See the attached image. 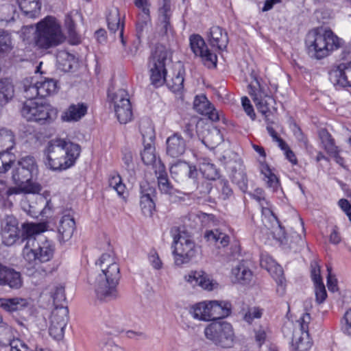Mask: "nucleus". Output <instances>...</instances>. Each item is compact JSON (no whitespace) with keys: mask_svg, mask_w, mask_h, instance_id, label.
Returning <instances> with one entry per match:
<instances>
[{"mask_svg":"<svg viewBox=\"0 0 351 351\" xmlns=\"http://www.w3.org/2000/svg\"><path fill=\"white\" fill-rule=\"evenodd\" d=\"M315 301L318 304L324 302L327 298V293L323 282L315 284Z\"/></svg>","mask_w":351,"mask_h":351,"instance_id":"obj_57","label":"nucleus"},{"mask_svg":"<svg viewBox=\"0 0 351 351\" xmlns=\"http://www.w3.org/2000/svg\"><path fill=\"white\" fill-rule=\"evenodd\" d=\"M23 185L24 193H39L42 190L41 185L36 182H33L32 179L25 183H21Z\"/></svg>","mask_w":351,"mask_h":351,"instance_id":"obj_58","label":"nucleus"},{"mask_svg":"<svg viewBox=\"0 0 351 351\" xmlns=\"http://www.w3.org/2000/svg\"><path fill=\"white\" fill-rule=\"evenodd\" d=\"M38 204L40 206L38 208L29 205L28 215L34 218H36L39 215H41L43 217H48L51 214L53 208L51 200H47L44 197H39L38 198Z\"/></svg>","mask_w":351,"mask_h":351,"instance_id":"obj_25","label":"nucleus"},{"mask_svg":"<svg viewBox=\"0 0 351 351\" xmlns=\"http://www.w3.org/2000/svg\"><path fill=\"white\" fill-rule=\"evenodd\" d=\"M211 318L213 321L228 317L232 312V304L228 301L210 300Z\"/></svg>","mask_w":351,"mask_h":351,"instance_id":"obj_21","label":"nucleus"},{"mask_svg":"<svg viewBox=\"0 0 351 351\" xmlns=\"http://www.w3.org/2000/svg\"><path fill=\"white\" fill-rule=\"evenodd\" d=\"M49 293L56 306H63L62 302L66 300L65 287L63 285L59 283L53 285Z\"/></svg>","mask_w":351,"mask_h":351,"instance_id":"obj_38","label":"nucleus"},{"mask_svg":"<svg viewBox=\"0 0 351 351\" xmlns=\"http://www.w3.org/2000/svg\"><path fill=\"white\" fill-rule=\"evenodd\" d=\"M21 115L27 121H33L40 125L49 123L57 116V111L50 105L39 104L34 101H26L21 110Z\"/></svg>","mask_w":351,"mask_h":351,"instance_id":"obj_8","label":"nucleus"},{"mask_svg":"<svg viewBox=\"0 0 351 351\" xmlns=\"http://www.w3.org/2000/svg\"><path fill=\"white\" fill-rule=\"evenodd\" d=\"M199 171L208 180H214L219 178L217 169L215 165L210 162L208 160H204V161L199 164Z\"/></svg>","mask_w":351,"mask_h":351,"instance_id":"obj_41","label":"nucleus"},{"mask_svg":"<svg viewBox=\"0 0 351 351\" xmlns=\"http://www.w3.org/2000/svg\"><path fill=\"white\" fill-rule=\"evenodd\" d=\"M189 168V164L186 162H178L173 165L170 168L172 176H179L186 173Z\"/></svg>","mask_w":351,"mask_h":351,"instance_id":"obj_59","label":"nucleus"},{"mask_svg":"<svg viewBox=\"0 0 351 351\" xmlns=\"http://www.w3.org/2000/svg\"><path fill=\"white\" fill-rule=\"evenodd\" d=\"M140 189V206L142 212L145 215H151L155 208L154 197L156 195V190L146 182L141 184Z\"/></svg>","mask_w":351,"mask_h":351,"instance_id":"obj_17","label":"nucleus"},{"mask_svg":"<svg viewBox=\"0 0 351 351\" xmlns=\"http://www.w3.org/2000/svg\"><path fill=\"white\" fill-rule=\"evenodd\" d=\"M261 173L264 176V180L267 183V185L273 191H276L278 186V179L274 173H273L268 167V165L262 164L261 168Z\"/></svg>","mask_w":351,"mask_h":351,"instance_id":"obj_40","label":"nucleus"},{"mask_svg":"<svg viewBox=\"0 0 351 351\" xmlns=\"http://www.w3.org/2000/svg\"><path fill=\"white\" fill-rule=\"evenodd\" d=\"M148 260L155 269H160L162 268V263L158 253L154 250L150 251L148 255Z\"/></svg>","mask_w":351,"mask_h":351,"instance_id":"obj_62","label":"nucleus"},{"mask_svg":"<svg viewBox=\"0 0 351 351\" xmlns=\"http://www.w3.org/2000/svg\"><path fill=\"white\" fill-rule=\"evenodd\" d=\"M14 87L8 78L0 80V106H4L14 97Z\"/></svg>","mask_w":351,"mask_h":351,"instance_id":"obj_32","label":"nucleus"},{"mask_svg":"<svg viewBox=\"0 0 351 351\" xmlns=\"http://www.w3.org/2000/svg\"><path fill=\"white\" fill-rule=\"evenodd\" d=\"M250 93L252 96L258 110L266 117L273 112L276 111V101L272 97L263 95L261 91L255 93L253 90H250Z\"/></svg>","mask_w":351,"mask_h":351,"instance_id":"obj_18","label":"nucleus"},{"mask_svg":"<svg viewBox=\"0 0 351 351\" xmlns=\"http://www.w3.org/2000/svg\"><path fill=\"white\" fill-rule=\"evenodd\" d=\"M24 15L34 19L40 12V3L39 0H16Z\"/></svg>","mask_w":351,"mask_h":351,"instance_id":"obj_29","label":"nucleus"},{"mask_svg":"<svg viewBox=\"0 0 351 351\" xmlns=\"http://www.w3.org/2000/svg\"><path fill=\"white\" fill-rule=\"evenodd\" d=\"M342 330L345 334L351 336V308L347 311L344 315Z\"/></svg>","mask_w":351,"mask_h":351,"instance_id":"obj_63","label":"nucleus"},{"mask_svg":"<svg viewBox=\"0 0 351 351\" xmlns=\"http://www.w3.org/2000/svg\"><path fill=\"white\" fill-rule=\"evenodd\" d=\"M168 57V51L163 45L156 46L149 62L150 80L152 84L160 86L164 82L173 92H179L184 88V69H180L171 80L166 78L167 70L165 62Z\"/></svg>","mask_w":351,"mask_h":351,"instance_id":"obj_4","label":"nucleus"},{"mask_svg":"<svg viewBox=\"0 0 351 351\" xmlns=\"http://www.w3.org/2000/svg\"><path fill=\"white\" fill-rule=\"evenodd\" d=\"M10 153L11 152L0 151V173H4L11 168L14 156H11L12 158L8 160L6 159V157L8 155L10 154Z\"/></svg>","mask_w":351,"mask_h":351,"instance_id":"obj_55","label":"nucleus"},{"mask_svg":"<svg viewBox=\"0 0 351 351\" xmlns=\"http://www.w3.org/2000/svg\"><path fill=\"white\" fill-rule=\"evenodd\" d=\"M36 82L40 98L50 96L57 90V82L53 79L45 78Z\"/></svg>","mask_w":351,"mask_h":351,"instance_id":"obj_33","label":"nucleus"},{"mask_svg":"<svg viewBox=\"0 0 351 351\" xmlns=\"http://www.w3.org/2000/svg\"><path fill=\"white\" fill-rule=\"evenodd\" d=\"M80 152L78 144L64 138L52 139L44 151L45 164L53 171L65 170L74 165Z\"/></svg>","mask_w":351,"mask_h":351,"instance_id":"obj_3","label":"nucleus"},{"mask_svg":"<svg viewBox=\"0 0 351 351\" xmlns=\"http://www.w3.org/2000/svg\"><path fill=\"white\" fill-rule=\"evenodd\" d=\"M16 145V136L7 128H0V151L11 152Z\"/></svg>","mask_w":351,"mask_h":351,"instance_id":"obj_28","label":"nucleus"},{"mask_svg":"<svg viewBox=\"0 0 351 351\" xmlns=\"http://www.w3.org/2000/svg\"><path fill=\"white\" fill-rule=\"evenodd\" d=\"M107 23L108 29L113 33L121 30L122 27L124 29V25L121 21L119 10L117 8H114L109 12L107 16Z\"/></svg>","mask_w":351,"mask_h":351,"instance_id":"obj_37","label":"nucleus"},{"mask_svg":"<svg viewBox=\"0 0 351 351\" xmlns=\"http://www.w3.org/2000/svg\"><path fill=\"white\" fill-rule=\"evenodd\" d=\"M18 14L16 8L12 5H3L0 7V21L10 23L16 20Z\"/></svg>","mask_w":351,"mask_h":351,"instance_id":"obj_45","label":"nucleus"},{"mask_svg":"<svg viewBox=\"0 0 351 351\" xmlns=\"http://www.w3.org/2000/svg\"><path fill=\"white\" fill-rule=\"evenodd\" d=\"M115 344L111 337H104L101 339L99 346L101 351H110L112 349V346Z\"/></svg>","mask_w":351,"mask_h":351,"instance_id":"obj_64","label":"nucleus"},{"mask_svg":"<svg viewBox=\"0 0 351 351\" xmlns=\"http://www.w3.org/2000/svg\"><path fill=\"white\" fill-rule=\"evenodd\" d=\"M173 247L177 265L189 263L197 252L194 242L184 232H178L173 234Z\"/></svg>","mask_w":351,"mask_h":351,"instance_id":"obj_9","label":"nucleus"},{"mask_svg":"<svg viewBox=\"0 0 351 351\" xmlns=\"http://www.w3.org/2000/svg\"><path fill=\"white\" fill-rule=\"evenodd\" d=\"M21 274L14 268L0 263V285L8 286L12 289H19L22 287Z\"/></svg>","mask_w":351,"mask_h":351,"instance_id":"obj_15","label":"nucleus"},{"mask_svg":"<svg viewBox=\"0 0 351 351\" xmlns=\"http://www.w3.org/2000/svg\"><path fill=\"white\" fill-rule=\"evenodd\" d=\"M319 137L324 149L330 156L337 155V152H340L339 148L335 145L334 138L326 130H322L319 132Z\"/></svg>","mask_w":351,"mask_h":351,"instance_id":"obj_34","label":"nucleus"},{"mask_svg":"<svg viewBox=\"0 0 351 351\" xmlns=\"http://www.w3.org/2000/svg\"><path fill=\"white\" fill-rule=\"evenodd\" d=\"M158 185L162 193L172 195L174 193V188L169 182L167 176L158 178Z\"/></svg>","mask_w":351,"mask_h":351,"instance_id":"obj_56","label":"nucleus"},{"mask_svg":"<svg viewBox=\"0 0 351 351\" xmlns=\"http://www.w3.org/2000/svg\"><path fill=\"white\" fill-rule=\"evenodd\" d=\"M108 99L114 104V109L120 123L125 124L131 121L132 110L126 90L120 88L114 93L108 92Z\"/></svg>","mask_w":351,"mask_h":351,"instance_id":"obj_10","label":"nucleus"},{"mask_svg":"<svg viewBox=\"0 0 351 351\" xmlns=\"http://www.w3.org/2000/svg\"><path fill=\"white\" fill-rule=\"evenodd\" d=\"M187 147V139H184L178 132H175L167 138L166 152L171 158H178L183 155Z\"/></svg>","mask_w":351,"mask_h":351,"instance_id":"obj_16","label":"nucleus"},{"mask_svg":"<svg viewBox=\"0 0 351 351\" xmlns=\"http://www.w3.org/2000/svg\"><path fill=\"white\" fill-rule=\"evenodd\" d=\"M306 45L308 55L320 60L338 47V38L330 29H317L308 32Z\"/></svg>","mask_w":351,"mask_h":351,"instance_id":"obj_6","label":"nucleus"},{"mask_svg":"<svg viewBox=\"0 0 351 351\" xmlns=\"http://www.w3.org/2000/svg\"><path fill=\"white\" fill-rule=\"evenodd\" d=\"M263 309L256 307H248L247 309L243 313V319L248 324H252L254 319H259L263 315Z\"/></svg>","mask_w":351,"mask_h":351,"instance_id":"obj_51","label":"nucleus"},{"mask_svg":"<svg viewBox=\"0 0 351 351\" xmlns=\"http://www.w3.org/2000/svg\"><path fill=\"white\" fill-rule=\"evenodd\" d=\"M267 270L274 276V278H276V280L278 285L277 291H281L280 294L283 295L285 290V285L284 284V278H282L283 271L282 267L279 265L272 263V265L267 267Z\"/></svg>","mask_w":351,"mask_h":351,"instance_id":"obj_42","label":"nucleus"},{"mask_svg":"<svg viewBox=\"0 0 351 351\" xmlns=\"http://www.w3.org/2000/svg\"><path fill=\"white\" fill-rule=\"evenodd\" d=\"M311 320V316L309 313H304L302 315L301 317L297 321L298 323L300 330L302 332V335H305L306 337L308 336V324Z\"/></svg>","mask_w":351,"mask_h":351,"instance_id":"obj_60","label":"nucleus"},{"mask_svg":"<svg viewBox=\"0 0 351 351\" xmlns=\"http://www.w3.org/2000/svg\"><path fill=\"white\" fill-rule=\"evenodd\" d=\"M75 230L74 218L70 214L64 215L58 225V239L60 242H66L72 237Z\"/></svg>","mask_w":351,"mask_h":351,"instance_id":"obj_19","label":"nucleus"},{"mask_svg":"<svg viewBox=\"0 0 351 351\" xmlns=\"http://www.w3.org/2000/svg\"><path fill=\"white\" fill-rule=\"evenodd\" d=\"M97 275L93 282L96 297L108 302L118 296L117 285L120 279V269L113 255L103 254L95 263Z\"/></svg>","mask_w":351,"mask_h":351,"instance_id":"obj_2","label":"nucleus"},{"mask_svg":"<svg viewBox=\"0 0 351 351\" xmlns=\"http://www.w3.org/2000/svg\"><path fill=\"white\" fill-rule=\"evenodd\" d=\"M262 212L263 215L270 214L271 216L275 220L276 224L273 227L271 234L274 239L278 241L281 245L288 244V239L287 237L284 228L280 224L276 217L274 215L272 211L267 208H262Z\"/></svg>","mask_w":351,"mask_h":351,"instance_id":"obj_30","label":"nucleus"},{"mask_svg":"<svg viewBox=\"0 0 351 351\" xmlns=\"http://www.w3.org/2000/svg\"><path fill=\"white\" fill-rule=\"evenodd\" d=\"M204 333L208 341L223 348H231L236 338L232 325L221 319L213 321L207 325Z\"/></svg>","mask_w":351,"mask_h":351,"instance_id":"obj_7","label":"nucleus"},{"mask_svg":"<svg viewBox=\"0 0 351 351\" xmlns=\"http://www.w3.org/2000/svg\"><path fill=\"white\" fill-rule=\"evenodd\" d=\"M149 22V14H139L138 19L136 24V36L138 39L143 36L145 32L147 31V26Z\"/></svg>","mask_w":351,"mask_h":351,"instance_id":"obj_48","label":"nucleus"},{"mask_svg":"<svg viewBox=\"0 0 351 351\" xmlns=\"http://www.w3.org/2000/svg\"><path fill=\"white\" fill-rule=\"evenodd\" d=\"M12 49V39L10 34L0 29V54L10 51Z\"/></svg>","mask_w":351,"mask_h":351,"instance_id":"obj_50","label":"nucleus"},{"mask_svg":"<svg viewBox=\"0 0 351 351\" xmlns=\"http://www.w3.org/2000/svg\"><path fill=\"white\" fill-rule=\"evenodd\" d=\"M109 186L115 190L119 196H123L125 192V186L119 174L111 175L108 180Z\"/></svg>","mask_w":351,"mask_h":351,"instance_id":"obj_49","label":"nucleus"},{"mask_svg":"<svg viewBox=\"0 0 351 351\" xmlns=\"http://www.w3.org/2000/svg\"><path fill=\"white\" fill-rule=\"evenodd\" d=\"M33 80V79L31 80L26 79L23 82L24 97L27 99V101H33L34 99L39 97L37 82Z\"/></svg>","mask_w":351,"mask_h":351,"instance_id":"obj_43","label":"nucleus"},{"mask_svg":"<svg viewBox=\"0 0 351 351\" xmlns=\"http://www.w3.org/2000/svg\"><path fill=\"white\" fill-rule=\"evenodd\" d=\"M45 229L44 223L23 225L22 242L25 241L23 256L28 270L38 269L41 263L47 262L53 257V243L41 234Z\"/></svg>","mask_w":351,"mask_h":351,"instance_id":"obj_1","label":"nucleus"},{"mask_svg":"<svg viewBox=\"0 0 351 351\" xmlns=\"http://www.w3.org/2000/svg\"><path fill=\"white\" fill-rule=\"evenodd\" d=\"M34 40L38 49H49L63 43L65 36L57 19L47 16L37 23Z\"/></svg>","mask_w":351,"mask_h":351,"instance_id":"obj_5","label":"nucleus"},{"mask_svg":"<svg viewBox=\"0 0 351 351\" xmlns=\"http://www.w3.org/2000/svg\"><path fill=\"white\" fill-rule=\"evenodd\" d=\"M219 186L221 191V195L224 199L229 198L233 195L232 189H231L228 180L222 179L219 182Z\"/></svg>","mask_w":351,"mask_h":351,"instance_id":"obj_61","label":"nucleus"},{"mask_svg":"<svg viewBox=\"0 0 351 351\" xmlns=\"http://www.w3.org/2000/svg\"><path fill=\"white\" fill-rule=\"evenodd\" d=\"M189 41L191 51L201 58L205 66L208 68H214L217 66V56L208 49L204 39L199 35L191 36Z\"/></svg>","mask_w":351,"mask_h":351,"instance_id":"obj_12","label":"nucleus"},{"mask_svg":"<svg viewBox=\"0 0 351 351\" xmlns=\"http://www.w3.org/2000/svg\"><path fill=\"white\" fill-rule=\"evenodd\" d=\"M222 141V136L219 130L214 128L208 132L203 142L209 143L212 147L219 145Z\"/></svg>","mask_w":351,"mask_h":351,"instance_id":"obj_53","label":"nucleus"},{"mask_svg":"<svg viewBox=\"0 0 351 351\" xmlns=\"http://www.w3.org/2000/svg\"><path fill=\"white\" fill-rule=\"evenodd\" d=\"M66 326L60 325L56 320H51V324L49 328V335L55 339H61L64 333Z\"/></svg>","mask_w":351,"mask_h":351,"instance_id":"obj_54","label":"nucleus"},{"mask_svg":"<svg viewBox=\"0 0 351 351\" xmlns=\"http://www.w3.org/2000/svg\"><path fill=\"white\" fill-rule=\"evenodd\" d=\"M87 105L84 103L71 104L62 116L65 121H77L87 112Z\"/></svg>","mask_w":351,"mask_h":351,"instance_id":"obj_27","label":"nucleus"},{"mask_svg":"<svg viewBox=\"0 0 351 351\" xmlns=\"http://www.w3.org/2000/svg\"><path fill=\"white\" fill-rule=\"evenodd\" d=\"M171 16V3L169 0H164L162 7L159 10L158 27L160 32L167 35L172 32V27L170 23Z\"/></svg>","mask_w":351,"mask_h":351,"instance_id":"obj_22","label":"nucleus"},{"mask_svg":"<svg viewBox=\"0 0 351 351\" xmlns=\"http://www.w3.org/2000/svg\"><path fill=\"white\" fill-rule=\"evenodd\" d=\"M186 279L193 285H197L207 291H213L218 287V284L202 271H192L187 277L186 276Z\"/></svg>","mask_w":351,"mask_h":351,"instance_id":"obj_20","label":"nucleus"},{"mask_svg":"<svg viewBox=\"0 0 351 351\" xmlns=\"http://www.w3.org/2000/svg\"><path fill=\"white\" fill-rule=\"evenodd\" d=\"M10 347V351H40L43 349L38 348V346L34 341H29L28 344H27L19 339H13Z\"/></svg>","mask_w":351,"mask_h":351,"instance_id":"obj_39","label":"nucleus"},{"mask_svg":"<svg viewBox=\"0 0 351 351\" xmlns=\"http://www.w3.org/2000/svg\"><path fill=\"white\" fill-rule=\"evenodd\" d=\"M226 168L230 171V176L241 191L245 193L247 189V178L245 168L241 158L230 160L226 162Z\"/></svg>","mask_w":351,"mask_h":351,"instance_id":"obj_14","label":"nucleus"},{"mask_svg":"<svg viewBox=\"0 0 351 351\" xmlns=\"http://www.w3.org/2000/svg\"><path fill=\"white\" fill-rule=\"evenodd\" d=\"M209 42L213 47H217L219 50L227 47L228 38L227 33L219 26H213L209 32Z\"/></svg>","mask_w":351,"mask_h":351,"instance_id":"obj_23","label":"nucleus"},{"mask_svg":"<svg viewBox=\"0 0 351 351\" xmlns=\"http://www.w3.org/2000/svg\"><path fill=\"white\" fill-rule=\"evenodd\" d=\"M209 301H204L193 305L190 313L195 319L208 322L212 320Z\"/></svg>","mask_w":351,"mask_h":351,"instance_id":"obj_26","label":"nucleus"},{"mask_svg":"<svg viewBox=\"0 0 351 351\" xmlns=\"http://www.w3.org/2000/svg\"><path fill=\"white\" fill-rule=\"evenodd\" d=\"M12 332L11 328L6 326H0V345L3 346H11L12 342Z\"/></svg>","mask_w":351,"mask_h":351,"instance_id":"obj_52","label":"nucleus"},{"mask_svg":"<svg viewBox=\"0 0 351 351\" xmlns=\"http://www.w3.org/2000/svg\"><path fill=\"white\" fill-rule=\"evenodd\" d=\"M335 73L339 84L342 86H351V62L340 64Z\"/></svg>","mask_w":351,"mask_h":351,"instance_id":"obj_31","label":"nucleus"},{"mask_svg":"<svg viewBox=\"0 0 351 351\" xmlns=\"http://www.w3.org/2000/svg\"><path fill=\"white\" fill-rule=\"evenodd\" d=\"M141 158L143 162L147 165H154V163L156 162L154 146L151 144L145 145L141 152Z\"/></svg>","mask_w":351,"mask_h":351,"instance_id":"obj_46","label":"nucleus"},{"mask_svg":"<svg viewBox=\"0 0 351 351\" xmlns=\"http://www.w3.org/2000/svg\"><path fill=\"white\" fill-rule=\"evenodd\" d=\"M232 274L235 281L243 285L249 283L252 278V271L242 263L234 267Z\"/></svg>","mask_w":351,"mask_h":351,"instance_id":"obj_35","label":"nucleus"},{"mask_svg":"<svg viewBox=\"0 0 351 351\" xmlns=\"http://www.w3.org/2000/svg\"><path fill=\"white\" fill-rule=\"evenodd\" d=\"M56 60L60 69L70 71L75 63V56L66 51H60L57 53Z\"/></svg>","mask_w":351,"mask_h":351,"instance_id":"obj_36","label":"nucleus"},{"mask_svg":"<svg viewBox=\"0 0 351 351\" xmlns=\"http://www.w3.org/2000/svg\"><path fill=\"white\" fill-rule=\"evenodd\" d=\"M38 165L34 156H25L21 158L12 171V180L15 184L25 183L37 176Z\"/></svg>","mask_w":351,"mask_h":351,"instance_id":"obj_11","label":"nucleus"},{"mask_svg":"<svg viewBox=\"0 0 351 351\" xmlns=\"http://www.w3.org/2000/svg\"><path fill=\"white\" fill-rule=\"evenodd\" d=\"M193 106L197 112L205 114L208 113V110L212 107V104L204 95H199L195 97Z\"/></svg>","mask_w":351,"mask_h":351,"instance_id":"obj_47","label":"nucleus"},{"mask_svg":"<svg viewBox=\"0 0 351 351\" xmlns=\"http://www.w3.org/2000/svg\"><path fill=\"white\" fill-rule=\"evenodd\" d=\"M20 230L16 218L12 215H5L1 219L2 242L7 246L14 245L19 239Z\"/></svg>","mask_w":351,"mask_h":351,"instance_id":"obj_13","label":"nucleus"},{"mask_svg":"<svg viewBox=\"0 0 351 351\" xmlns=\"http://www.w3.org/2000/svg\"><path fill=\"white\" fill-rule=\"evenodd\" d=\"M29 305V300L22 298H0V307L7 312L22 311Z\"/></svg>","mask_w":351,"mask_h":351,"instance_id":"obj_24","label":"nucleus"},{"mask_svg":"<svg viewBox=\"0 0 351 351\" xmlns=\"http://www.w3.org/2000/svg\"><path fill=\"white\" fill-rule=\"evenodd\" d=\"M56 320L60 325L66 326L69 320V310L68 308L64 306H56L55 309L52 311L51 320Z\"/></svg>","mask_w":351,"mask_h":351,"instance_id":"obj_44","label":"nucleus"}]
</instances>
